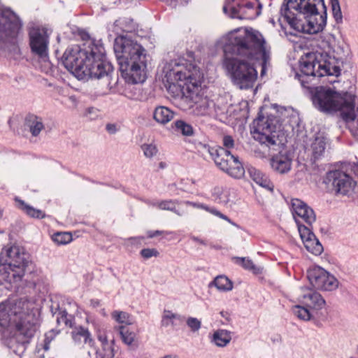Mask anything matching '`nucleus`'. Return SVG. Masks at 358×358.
Wrapping results in <instances>:
<instances>
[{"label": "nucleus", "instance_id": "b1692460", "mask_svg": "<svg viewBox=\"0 0 358 358\" xmlns=\"http://www.w3.org/2000/svg\"><path fill=\"white\" fill-rule=\"evenodd\" d=\"M248 171L249 172L250 178L254 182H256V184L268 190V192H273L274 185L267 176H266L260 170H258L254 167L248 168Z\"/></svg>", "mask_w": 358, "mask_h": 358}, {"label": "nucleus", "instance_id": "5701e85b", "mask_svg": "<svg viewBox=\"0 0 358 358\" xmlns=\"http://www.w3.org/2000/svg\"><path fill=\"white\" fill-rule=\"evenodd\" d=\"M328 141L323 136H317L315 138L310 145L311 160L315 162L324 156Z\"/></svg>", "mask_w": 358, "mask_h": 358}, {"label": "nucleus", "instance_id": "7c9ffc66", "mask_svg": "<svg viewBox=\"0 0 358 358\" xmlns=\"http://www.w3.org/2000/svg\"><path fill=\"white\" fill-rule=\"evenodd\" d=\"M215 287L219 291L229 292L233 289V282L224 275H217L208 285L209 287Z\"/></svg>", "mask_w": 358, "mask_h": 358}, {"label": "nucleus", "instance_id": "ddd939ff", "mask_svg": "<svg viewBox=\"0 0 358 358\" xmlns=\"http://www.w3.org/2000/svg\"><path fill=\"white\" fill-rule=\"evenodd\" d=\"M324 182L331 186L336 194L347 195L353 192L356 182L345 171L341 169L329 171L327 173Z\"/></svg>", "mask_w": 358, "mask_h": 358}, {"label": "nucleus", "instance_id": "1a4fd4ad", "mask_svg": "<svg viewBox=\"0 0 358 358\" xmlns=\"http://www.w3.org/2000/svg\"><path fill=\"white\" fill-rule=\"evenodd\" d=\"M314 106L322 112L340 111L342 118L354 116L353 104L356 96L350 93L341 95L330 88L316 87L313 96Z\"/></svg>", "mask_w": 358, "mask_h": 358}, {"label": "nucleus", "instance_id": "052dcab7", "mask_svg": "<svg viewBox=\"0 0 358 358\" xmlns=\"http://www.w3.org/2000/svg\"><path fill=\"white\" fill-rule=\"evenodd\" d=\"M159 201L145 200L144 202L149 206L157 207V203Z\"/></svg>", "mask_w": 358, "mask_h": 358}, {"label": "nucleus", "instance_id": "bb28decb", "mask_svg": "<svg viewBox=\"0 0 358 358\" xmlns=\"http://www.w3.org/2000/svg\"><path fill=\"white\" fill-rule=\"evenodd\" d=\"M172 128L177 134L185 137H191L194 135L195 129L193 126L183 120H177L173 122Z\"/></svg>", "mask_w": 358, "mask_h": 358}, {"label": "nucleus", "instance_id": "f03ea898", "mask_svg": "<svg viewBox=\"0 0 358 358\" xmlns=\"http://www.w3.org/2000/svg\"><path fill=\"white\" fill-rule=\"evenodd\" d=\"M164 82L169 86L178 84L185 92L181 99V109L195 116H205L210 113L213 105L202 93L203 74L194 62L184 58L167 62L164 68Z\"/></svg>", "mask_w": 358, "mask_h": 358}, {"label": "nucleus", "instance_id": "c03bdc74", "mask_svg": "<svg viewBox=\"0 0 358 358\" xmlns=\"http://www.w3.org/2000/svg\"><path fill=\"white\" fill-rule=\"evenodd\" d=\"M196 148L199 150H205L208 152L214 161L215 157L219 155L220 150H222V148H215V147H210V145L206 143H203L201 142L198 143V144L196 145Z\"/></svg>", "mask_w": 358, "mask_h": 358}, {"label": "nucleus", "instance_id": "9b49d317", "mask_svg": "<svg viewBox=\"0 0 358 358\" xmlns=\"http://www.w3.org/2000/svg\"><path fill=\"white\" fill-rule=\"evenodd\" d=\"M21 28L22 22L15 13L0 7V53L20 54L16 38Z\"/></svg>", "mask_w": 358, "mask_h": 358}, {"label": "nucleus", "instance_id": "cd10ccee", "mask_svg": "<svg viewBox=\"0 0 358 358\" xmlns=\"http://www.w3.org/2000/svg\"><path fill=\"white\" fill-rule=\"evenodd\" d=\"M25 124L29 128L33 136H37L40 132L44 129V125L41 118L37 116L29 115L27 117Z\"/></svg>", "mask_w": 358, "mask_h": 358}, {"label": "nucleus", "instance_id": "5fc2aeb1", "mask_svg": "<svg viewBox=\"0 0 358 358\" xmlns=\"http://www.w3.org/2000/svg\"><path fill=\"white\" fill-rule=\"evenodd\" d=\"M231 260L236 264L240 265L243 268H246V262L245 257H231Z\"/></svg>", "mask_w": 358, "mask_h": 358}, {"label": "nucleus", "instance_id": "774afa93", "mask_svg": "<svg viewBox=\"0 0 358 358\" xmlns=\"http://www.w3.org/2000/svg\"><path fill=\"white\" fill-rule=\"evenodd\" d=\"M102 313H103V315H106V314H105V312H104V310H102Z\"/></svg>", "mask_w": 358, "mask_h": 358}, {"label": "nucleus", "instance_id": "6ab92c4d", "mask_svg": "<svg viewBox=\"0 0 358 358\" xmlns=\"http://www.w3.org/2000/svg\"><path fill=\"white\" fill-rule=\"evenodd\" d=\"M299 301L306 307L317 311L324 308L326 302L322 295L318 292L306 289V292L299 297Z\"/></svg>", "mask_w": 358, "mask_h": 358}, {"label": "nucleus", "instance_id": "49530a36", "mask_svg": "<svg viewBox=\"0 0 358 358\" xmlns=\"http://www.w3.org/2000/svg\"><path fill=\"white\" fill-rule=\"evenodd\" d=\"M115 26L122 25L121 27L123 31L131 32L134 30L133 20L130 19H120L115 22Z\"/></svg>", "mask_w": 358, "mask_h": 358}, {"label": "nucleus", "instance_id": "f3484780", "mask_svg": "<svg viewBox=\"0 0 358 358\" xmlns=\"http://www.w3.org/2000/svg\"><path fill=\"white\" fill-rule=\"evenodd\" d=\"M298 230L306 249L315 255H320L323 247L312 231L303 224H299Z\"/></svg>", "mask_w": 358, "mask_h": 358}, {"label": "nucleus", "instance_id": "3c124183", "mask_svg": "<svg viewBox=\"0 0 358 358\" xmlns=\"http://www.w3.org/2000/svg\"><path fill=\"white\" fill-rule=\"evenodd\" d=\"M222 144L223 147L218 146L215 147V148H222L227 151H230V150L234 147V140L232 136L229 135H225L222 138Z\"/></svg>", "mask_w": 358, "mask_h": 358}, {"label": "nucleus", "instance_id": "09e8293b", "mask_svg": "<svg viewBox=\"0 0 358 358\" xmlns=\"http://www.w3.org/2000/svg\"><path fill=\"white\" fill-rule=\"evenodd\" d=\"M334 17L338 22L342 20V13L338 0H330Z\"/></svg>", "mask_w": 358, "mask_h": 358}, {"label": "nucleus", "instance_id": "473e14b6", "mask_svg": "<svg viewBox=\"0 0 358 358\" xmlns=\"http://www.w3.org/2000/svg\"><path fill=\"white\" fill-rule=\"evenodd\" d=\"M262 3L259 0H248V20H255L262 14Z\"/></svg>", "mask_w": 358, "mask_h": 358}, {"label": "nucleus", "instance_id": "7ed1b4c3", "mask_svg": "<svg viewBox=\"0 0 358 358\" xmlns=\"http://www.w3.org/2000/svg\"><path fill=\"white\" fill-rule=\"evenodd\" d=\"M278 22L287 39L298 43L297 33L317 34L327 24L324 0H284Z\"/></svg>", "mask_w": 358, "mask_h": 358}, {"label": "nucleus", "instance_id": "f257e3e1", "mask_svg": "<svg viewBox=\"0 0 358 358\" xmlns=\"http://www.w3.org/2000/svg\"><path fill=\"white\" fill-rule=\"evenodd\" d=\"M274 113H268L266 117L259 115L250 126V134L253 138L260 143V148L254 150L255 156L266 158L271 156V165L279 173L290 171L292 159L286 154H282L284 143L280 138L283 134L280 126L285 118L289 116L291 109L273 105Z\"/></svg>", "mask_w": 358, "mask_h": 358}, {"label": "nucleus", "instance_id": "79ce46f5", "mask_svg": "<svg viewBox=\"0 0 358 358\" xmlns=\"http://www.w3.org/2000/svg\"><path fill=\"white\" fill-rule=\"evenodd\" d=\"M141 150L147 158H152L158 153V148L154 143H144L141 145Z\"/></svg>", "mask_w": 358, "mask_h": 358}, {"label": "nucleus", "instance_id": "58836bf2", "mask_svg": "<svg viewBox=\"0 0 358 358\" xmlns=\"http://www.w3.org/2000/svg\"><path fill=\"white\" fill-rule=\"evenodd\" d=\"M22 206V209L30 217L34 218H43L45 213L38 209H36L34 207L26 204L23 201H20Z\"/></svg>", "mask_w": 358, "mask_h": 358}, {"label": "nucleus", "instance_id": "a19ab883", "mask_svg": "<svg viewBox=\"0 0 358 358\" xmlns=\"http://www.w3.org/2000/svg\"><path fill=\"white\" fill-rule=\"evenodd\" d=\"M295 77L299 80L303 87L311 90L313 89V85H315L313 81L315 80L317 76L308 78V76L306 75L296 73Z\"/></svg>", "mask_w": 358, "mask_h": 358}, {"label": "nucleus", "instance_id": "4468645a", "mask_svg": "<svg viewBox=\"0 0 358 358\" xmlns=\"http://www.w3.org/2000/svg\"><path fill=\"white\" fill-rule=\"evenodd\" d=\"M214 162L222 171L234 178L239 179L245 175L242 163L231 151L220 150V154L215 157Z\"/></svg>", "mask_w": 358, "mask_h": 358}, {"label": "nucleus", "instance_id": "37998d69", "mask_svg": "<svg viewBox=\"0 0 358 358\" xmlns=\"http://www.w3.org/2000/svg\"><path fill=\"white\" fill-rule=\"evenodd\" d=\"M111 315L119 323L126 324L131 323L130 315L126 312L115 310L112 313Z\"/></svg>", "mask_w": 358, "mask_h": 358}, {"label": "nucleus", "instance_id": "a18cd8bd", "mask_svg": "<svg viewBox=\"0 0 358 358\" xmlns=\"http://www.w3.org/2000/svg\"><path fill=\"white\" fill-rule=\"evenodd\" d=\"M120 334L123 342L127 345H131L134 342L135 334L129 331L125 327H120Z\"/></svg>", "mask_w": 358, "mask_h": 358}, {"label": "nucleus", "instance_id": "393cba45", "mask_svg": "<svg viewBox=\"0 0 358 358\" xmlns=\"http://www.w3.org/2000/svg\"><path fill=\"white\" fill-rule=\"evenodd\" d=\"M71 338L76 345L89 344L92 345L93 339L91 333L87 328L83 326L75 327L71 333Z\"/></svg>", "mask_w": 358, "mask_h": 358}, {"label": "nucleus", "instance_id": "2eb2a0df", "mask_svg": "<svg viewBox=\"0 0 358 358\" xmlns=\"http://www.w3.org/2000/svg\"><path fill=\"white\" fill-rule=\"evenodd\" d=\"M29 45L32 54L46 62L49 59V36L43 28L32 27L29 32Z\"/></svg>", "mask_w": 358, "mask_h": 358}, {"label": "nucleus", "instance_id": "ea45409f", "mask_svg": "<svg viewBox=\"0 0 358 358\" xmlns=\"http://www.w3.org/2000/svg\"><path fill=\"white\" fill-rule=\"evenodd\" d=\"M52 239L57 245H66L72 241V236L68 232H57L52 235Z\"/></svg>", "mask_w": 358, "mask_h": 358}, {"label": "nucleus", "instance_id": "423d86ee", "mask_svg": "<svg viewBox=\"0 0 358 358\" xmlns=\"http://www.w3.org/2000/svg\"><path fill=\"white\" fill-rule=\"evenodd\" d=\"M114 51L122 76L126 82L142 83L146 79L147 54L144 48L133 40L121 37L115 39Z\"/></svg>", "mask_w": 358, "mask_h": 358}, {"label": "nucleus", "instance_id": "dca6fc26", "mask_svg": "<svg viewBox=\"0 0 358 358\" xmlns=\"http://www.w3.org/2000/svg\"><path fill=\"white\" fill-rule=\"evenodd\" d=\"M291 210L295 222L299 224H303L304 222L311 225L316 220V215L314 210L304 201L299 199H292L290 201Z\"/></svg>", "mask_w": 358, "mask_h": 358}, {"label": "nucleus", "instance_id": "f704fd0d", "mask_svg": "<svg viewBox=\"0 0 358 358\" xmlns=\"http://www.w3.org/2000/svg\"><path fill=\"white\" fill-rule=\"evenodd\" d=\"M357 112L358 106L357 107L356 103H355L353 104L354 116L352 117V118H343V120L348 124V127L352 135L358 141V118L356 119Z\"/></svg>", "mask_w": 358, "mask_h": 358}, {"label": "nucleus", "instance_id": "680f3d73", "mask_svg": "<svg viewBox=\"0 0 358 358\" xmlns=\"http://www.w3.org/2000/svg\"><path fill=\"white\" fill-rule=\"evenodd\" d=\"M99 341H101L103 343H107V338L105 336H99Z\"/></svg>", "mask_w": 358, "mask_h": 358}, {"label": "nucleus", "instance_id": "e2e57ef3", "mask_svg": "<svg viewBox=\"0 0 358 358\" xmlns=\"http://www.w3.org/2000/svg\"><path fill=\"white\" fill-rule=\"evenodd\" d=\"M161 358H179L178 356L176 355H165Z\"/></svg>", "mask_w": 358, "mask_h": 358}, {"label": "nucleus", "instance_id": "4c0bfd02", "mask_svg": "<svg viewBox=\"0 0 358 358\" xmlns=\"http://www.w3.org/2000/svg\"><path fill=\"white\" fill-rule=\"evenodd\" d=\"M248 271L252 272L259 279H262L265 273L264 268L262 264L249 259H248Z\"/></svg>", "mask_w": 358, "mask_h": 358}, {"label": "nucleus", "instance_id": "0eeeda50", "mask_svg": "<svg viewBox=\"0 0 358 358\" xmlns=\"http://www.w3.org/2000/svg\"><path fill=\"white\" fill-rule=\"evenodd\" d=\"M15 317V337L19 343H28L38 327V318L33 313L34 303L27 299L9 300L4 303Z\"/></svg>", "mask_w": 358, "mask_h": 358}, {"label": "nucleus", "instance_id": "412c9836", "mask_svg": "<svg viewBox=\"0 0 358 358\" xmlns=\"http://www.w3.org/2000/svg\"><path fill=\"white\" fill-rule=\"evenodd\" d=\"M265 40L262 34L253 28H248V50L253 49L256 54L265 55Z\"/></svg>", "mask_w": 358, "mask_h": 358}, {"label": "nucleus", "instance_id": "e433bc0d", "mask_svg": "<svg viewBox=\"0 0 358 358\" xmlns=\"http://www.w3.org/2000/svg\"><path fill=\"white\" fill-rule=\"evenodd\" d=\"M304 306H305L299 305L295 306L292 309V312L299 319L304 321H308L311 319L313 315L307 307L306 308Z\"/></svg>", "mask_w": 358, "mask_h": 358}, {"label": "nucleus", "instance_id": "aec40b11", "mask_svg": "<svg viewBox=\"0 0 358 358\" xmlns=\"http://www.w3.org/2000/svg\"><path fill=\"white\" fill-rule=\"evenodd\" d=\"M223 12L232 19H245L246 0H226Z\"/></svg>", "mask_w": 358, "mask_h": 358}, {"label": "nucleus", "instance_id": "c756f323", "mask_svg": "<svg viewBox=\"0 0 358 358\" xmlns=\"http://www.w3.org/2000/svg\"><path fill=\"white\" fill-rule=\"evenodd\" d=\"M180 203L178 200L167 199L161 200L156 204L159 210L171 211L178 216H182L185 214V211L176 207V205Z\"/></svg>", "mask_w": 358, "mask_h": 358}, {"label": "nucleus", "instance_id": "603ef678", "mask_svg": "<svg viewBox=\"0 0 358 358\" xmlns=\"http://www.w3.org/2000/svg\"><path fill=\"white\" fill-rule=\"evenodd\" d=\"M141 255L145 259H150L152 257H157L159 252L155 248H144L141 251Z\"/></svg>", "mask_w": 358, "mask_h": 358}, {"label": "nucleus", "instance_id": "9d476101", "mask_svg": "<svg viewBox=\"0 0 358 358\" xmlns=\"http://www.w3.org/2000/svg\"><path fill=\"white\" fill-rule=\"evenodd\" d=\"M29 263V255L18 245L2 249L0 254V278L12 285L20 282Z\"/></svg>", "mask_w": 358, "mask_h": 358}, {"label": "nucleus", "instance_id": "a878e982", "mask_svg": "<svg viewBox=\"0 0 358 358\" xmlns=\"http://www.w3.org/2000/svg\"><path fill=\"white\" fill-rule=\"evenodd\" d=\"M184 204L188 206H192L194 208L197 209H202L204 210L210 214L218 217L224 220L227 221L229 223L235 225V223L233 222L227 215L222 213L220 211H219L215 207H210L205 203H199V202H194V201H186L183 202Z\"/></svg>", "mask_w": 358, "mask_h": 358}, {"label": "nucleus", "instance_id": "20e7f679", "mask_svg": "<svg viewBox=\"0 0 358 358\" xmlns=\"http://www.w3.org/2000/svg\"><path fill=\"white\" fill-rule=\"evenodd\" d=\"M87 39L82 46H69L63 54L62 62L65 68L78 80L108 78L113 72V66L106 59L103 45L96 43L85 34Z\"/></svg>", "mask_w": 358, "mask_h": 358}, {"label": "nucleus", "instance_id": "0e129e2a", "mask_svg": "<svg viewBox=\"0 0 358 358\" xmlns=\"http://www.w3.org/2000/svg\"><path fill=\"white\" fill-rule=\"evenodd\" d=\"M159 168L164 169L166 166V164L165 162H162L159 163Z\"/></svg>", "mask_w": 358, "mask_h": 358}, {"label": "nucleus", "instance_id": "6e6d98bb", "mask_svg": "<svg viewBox=\"0 0 358 358\" xmlns=\"http://www.w3.org/2000/svg\"><path fill=\"white\" fill-rule=\"evenodd\" d=\"M147 234H148V237L152 238L155 236H159L162 234H171V232L156 230V231H148Z\"/></svg>", "mask_w": 358, "mask_h": 358}, {"label": "nucleus", "instance_id": "4d7b16f0", "mask_svg": "<svg viewBox=\"0 0 358 358\" xmlns=\"http://www.w3.org/2000/svg\"><path fill=\"white\" fill-rule=\"evenodd\" d=\"M106 129L110 134H115L118 131L117 124L112 123L107 124Z\"/></svg>", "mask_w": 358, "mask_h": 358}, {"label": "nucleus", "instance_id": "13d9d810", "mask_svg": "<svg viewBox=\"0 0 358 358\" xmlns=\"http://www.w3.org/2000/svg\"><path fill=\"white\" fill-rule=\"evenodd\" d=\"M191 239L194 242L198 243H199L201 245H206V244H207L206 241L202 240V239L199 238V237H196V236H191Z\"/></svg>", "mask_w": 358, "mask_h": 358}, {"label": "nucleus", "instance_id": "6e6552de", "mask_svg": "<svg viewBox=\"0 0 358 358\" xmlns=\"http://www.w3.org/2000/svg\"><path fill=\"white\" fill-rule=\"evenodd\" d=\"M341 60L334 55V50L327 45L326 48L311 52L301 59V73L311 76H338L341 74Z\"/></svg>", "mask_w": 358, "mask_h": 358}, {"label": "nucleus", "instance_id": "c9c22d12", "mask_svg": "<svg viewBox=\"0 0 358 358\" xmlns=\"http://www.w3.org/2000/svg\"><path fill=\"white\" fill-rule=\"evenodd\" d=\"M56 320L58 324H64L66 327L72 328L74 324V318L72 315H69L66 310H59L56 313Z\"/></svg>", "mask_w": 358, "mask_h": 358}, {"label": "nucleus", "instance_id": "8fccbe9b", "mask_svg": "<svg viewBox=\"0 0 358 358\" xmlns=\"http://www.w3.org/2000/svg\"><path fill=\"white\" fill-rule=\"evenodd\" d=\"M248 89L252 87V83L257 80V71L248 64Z\"/></svg>", "mask_w": 358, "mask_h": 358}, {"label": "nucleus", "instance_id": "4be33fe9", "mask_svg": "<svg viewBox=\"0 0 358 358\" xmlns=\"http://www.w3.org/2000/svg\"><path fill=\"white\" fill-rule=\"evenodd\" d=\"M176 113L169 108L158 106L152 112L153 120L159 125L165 126L175 117Z\"/></svg>", "mask_w": 358, "mask_h": 358}, {"label": "nucleus", "instance_id": "72a5a7b5", "mask_svg": "<svg viewBox=\"0 0 358 358\" xmlns=\"http://www.w3.org/2000/svg\"><path fill=\"white\" fill-rule=\"evenodd\" d=\"M13 315L8 310L4 303L0 304V327L6 329L12 323L14 324Z\"/></svg>", "mask_w": 358, "mask_h": 358}, {"label": "nucleus", "instance_id": "f8f14e48", "mask_svg": "<svg viewBox=\"0 0 358 358\" xmlns=\"http://www.w3.org/2000/svg\"><path fill=\"white\" fill-rule=\"evenodd\" d=\"M307 278L313 288L322 291H333L338 287L335 276L319 266H312L307 271Z\"/></svg>", "mask_w": 358, "mask_h": 358}, {"label": "nucleus", "instance_id": "864d4df0", "mask_svg": "<svg viewBox=\"0 0 358 358\" xmlns=\"http://www.w3.org/2000/svg\"><path fill=\"white\" fill-rule=\"evenodd\" d=\"M59 333V331H55L54 329L48 331L45 334V349L48 350L49 348L48 344L51 342L52 340L54 339L55 336Z\"/></svg>", "mask_w": 358, "mask_h": 358}, {"label": "nucleus", "instance_id": "69168bd1", "mask_svg": "<svg viewBox=\"0 0 358 358\" xmlns=\"http://www.w3.org/2000/svg\"><path fill=\"white\" fill-rule=\"evenodd\" d=\"M270 22L272 23L273 25H275V21L273 19H271Z\"/></svg>", "mask_w": 358, "mask_h": 358}, {"label": "nucleus", "instance_id": "c85d7f7f", "mask_svg": "<svg viewBox=\"0 0 358 358\" xmlns=\"http://www.w3.org/2000/svg\"><path fill=\"white\" fill-rule=\"evenodd\" d=\"M231 340V336L229 331L224 329H218L213 333L211 342L217 347L223 348L227 346Z\"/></svg>", "mask_w": 358, "mask_h": 358}, {"label": "nucleus", "instance_id": "a211bd4d", "mask_svg": "<svg viewBox=\"0 0 358 358\" xmlns=\"http://www.w3.org/2000/svg\"><path fill=\"white\" fill-rule=\"evenodd\" d=\"M211 200L216 203L231 208L237 201L235 190L222 187H215L211 189Z\"/></svg>", "mask_w": 358, "mask_h": 358}, {"label": "nucleus", "instance_id": "de8ad7c7", "mask_svg": "<svg viewBox=\"0 0 358 358\" xmlns=\"http://www.w3.org/2000/svg\"><path fill=\"white\" fill-rule=\"evenodd\" d=\"M186 324L192 332L198 331L201 327V322L196 317H187Z\"/></svg>", "mask_w": 358, "mask_h": 358}, {"label": "nucleus", "instance_id": "2f4dec72", "mask_svg": "<svg viewBox=\"0 0 358 358\" xmlns=\"http://www.w3.org/2000/svg\"><path fill=\"white\" fill-rule=\"evenodd\" d=\"M182 317L176 313H173L171 310H165L162 317L161 324L167 327L169 326L175 327L178 324L177 322H182Z\"/></svg>", "mask_w": 358, "mask_h": 358}, {"label": "nucleus", "instance_id": "bf43d9fd", "mask_svg": "<svg viewBox=\"0 0 358 358\" xmlns=\"http://www.w3.org/2000/svg\"><path fill=\"white\" fill-rule=\"evenodd\" d=\"M101 305L100 301L98 299H92L90 301V306L93 308H97Z\"/></svg>", "mask_w": 358, "mask_h": 358}, {"label": "nucleus", "instance_id": "338daca9", "mask_svg": "<svg viewBox=\"0 0 358 358\" xmlns=\"http://www.w3.org/2000/svg\"><path fill=\"white\" fill-rule=\"evenodd\" d=\"M264 73V66H262V73Z\"/></svg>", "mask_w": 358, "mask_h": 358}, {"label": "nucleus", "instance_id": "39448f33", "mask_svg": "<svg viewBox=\"0 0 358 358\" xmlns=\"http://www.w3.org/2000/svg\"><path fill=\"white\" fill-rule=\"evenodd\" d=\"M216 45L224 53L223 66L240 89L246 88V27L235 29L220 38Z\"/></svg>", "mask_w": 358, "mask_h": 358}]
</instances>
